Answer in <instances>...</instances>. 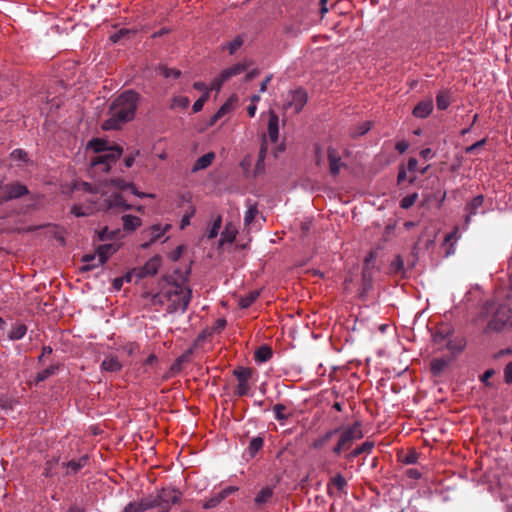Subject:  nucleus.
<instances>
[{
	"label": "nucleus",
	"instance_id": "f257e3e1",
	"mask_svg": "<svg viewBox=\"0 0 512 512\" xmlns=\"http://www.w3.org/2000/svg\"><path fill=\"white\" fill-rule=\"evenodd\" d=\"M140 101V94L126 90L110 104L108 118L102 123L103 130H117L134 119Z\"/></svg>",
	"mask_w": 512,
	"mask_h": 512
},
{
	"label": "nucleus",
	"instance_id": "f03ea898",
	"mask_svg": "<svg viewBox=\"0 0 512 512\" xmlns=\"http://www.w3.org/2000/svg\"><path fill=\"white\" fill-rule=\"evenodd\" d=\"M97 155L91 159V168L102 172H108L113 163H115L123 153L119 145H111L109 141L95 138L88 143Z\"/></svg>",
	"mask_w": 512,
	"mask_h": 512
},
{
	"label": "nucleus",
	"instance_id": "7ed1b4c3",
	"mask_svg": "<svg viewBox=\"0 0 512 512\" xmlns=\"http://www.w3.org/2000/svg\"><path fill=\"white\" fill-rule=\"evenodd\" d=\"M90 203L93 206H89L86 208L77 204L73 205L71 208V213L76 217H84L91 215L94 210L121 213L126 210L132 209V206L128 204L127 201L123 198V196L118 192H114L111 195H108L99 201L90 200Z\"/></svg>",
	"mask_w": 512,
	"mask_h": 512
},
{
	"label": "nucleus",
	"instance_id": "20e7f679",
	"mask_svg": "<svg viewBox=\"0 0 512 512\" xmlns=\"http://www.w3.org/2000/svg\"><path fill=\"white\" fill-rule=\"evenodd\" d=\"M192 298V290L190 288H182L179 284L173 285L167 291L156 294L153 297L154 303H163L164 299L169 302L167 307V311L169 313H174L177 311H181L184 313Z\"/></svg>",
	"mask_w": 512,
	"mask_h": 512
},
{
	"label": "nucleus",
	"instance_id": "39448f33",
	"mask_svg": "<svg viewBox=\"0 0 512 512\" xmlns=\"http://www.w3.org/2000/svg\"><path fill=\"white\" fill-rule=\"evenodd\" d=\"M350 152L342 146H329L327 148L328 171L333 178H337L343 170L348 169L347 159Z\"/></svg>",
	"mask_w": 512,
	"mask_h": 512
},
{
	"label": "nucleus",
	"instance_id": "423d86ee",
	"mask_svg": "<svg viewBox=\"0 0 512 512\" xmlns=\"http://www.w3.org/2000/svg\"><path fill=\"white\" fill-rule=\"evenodd\" d=\"M510 327H512V309L508 305L503 304L499 305L493 312L485 330L487 332H501Z\"/></svg>",
	"mask_w": 512,
	"mask_h": 512
},
{
	"label": "nucleus",
	"instance_id": "0eeeda50",
	"mask_svg": "<svg viewBox=\"0 0 512 512\" xmlns=\"http://www.w3.org/2000/svg\"><path fill=\"white\" fill-rule=\"evenodd\" d=\"M362 437L361 423L355 422L352 426L344 429L340 433L337 445L333 448V452L339 455L343 450L349 449L356 440Z\"/></svg>",
	"mask_w": 512,
	"mask_h": 512
},
{
	"label": "nucleus",
	"instance_id": "6e6552de",
	"mask_svg": "<svg viewBox=\"0 0 512 512\" xmlns=\"http://www.w3.org/2000/svg\"><path fill=\"white\" fill-rule=\"evenodd\" d=\"M0 190L3 191V194L0 195V204H3L10 200L21 198L29 194L27 186L21 184L18 181L5 184L4 181L1 180Z\"/></svg>",
	"mask_w": 512,
	"mask_h": 512
},
{
	"label": "nucleus",
	"instance_id": "1a4fd4ad",
	"mask_svg": "<svg viewBox=\"0 0 512 512\" xmlns=\"http://www.w3.org/2000/svg\"><path fill=\"white\" fill-rule=\"evenodd\" d=\"M159 508L169 512L171 505L179 504L182 493L179 489L174 487H163L157 490L156 493Z\"/></svg>",
	"mask_w": 512,
	"mask_h": 512
},
{
	"label": "nucleus",
	"instance_id": "9d476101",
	"mask_svg": "<svg viewBox=\"0 0 512 512\" xmlns=\"http://www.w3.org/2000/svg\"><path fill=\"white\" fill-rule=\"evenodd\" d=\"M162 263V259L160 256L156 255L150 258L144 266L139 268H134L130 273H128L125 278L128 282L131 281L132 275H135L137 278H145L148 276H154Z\"/></svg>",
	"mask_w": 512,
	"mask_h": 512
},
{
	"label": "nucleus",
	"instance_id": "9b49d317",
	"mask_svg": "<svg viewBox=\"0 0 512 512\" xmlns=\"http://www.w3.org/2000/svg\"><path fill=\"white\" fill-rule=\"evenodd\" d=\"M233 375L238 380V385L234 390V394L241 397L247 395L250 385L249 380L252 376V370L245 367H237L233 370Z\"/></svg>",
	"mask_w": 512,
	"mask_h": 512
},
{
	"label": "nucleus",
	"instance_id": "f8f14e48",
	"mask_svg": "<svg viewBox=\"0 0 512 512\" xmlns=\"http://www.w3.org/2000/svg\"><path fill=\"white\" fill-rule=\"evenodd\" d=\"M171 229L170 224H155L147 229L142 231V236L144 238H148L149 241L143 243L141 247L143 249H147L151 246V244L155 243L156 241L160 240L161 237Z\"/></svg>",
	"mask_w": 512,
	"mask_h": 512
},
{
	"label": "nucleus",
	"instance_id": "ddd939ff",
	"mask_svg": "<svg viewBox=\"0 0 512 512\" xmlns=\"http://www.w3.org/2000/svg\"><path fill=\"white\" fill-rule=\"evenodd\" d=\"M117 249H118L117 245L113 244V243L100 245L97 248V253H98L97 263L88 264L87 266H83L81 268V270L82 271H91L94 268H97V267L103 265L108 260V258L117 251Z\"/></svg>",
	"mask_w": 512,
	"mask_h": 512
},
{
	"label": "nucleus",
	"instance_id": "4468645a",
	"mask_svg": "<svg viewBox=\"0 0 512 512\" xmlns=\"http://www.w3.org/2000/svg\"><path fill=\"white\" fill-rule=\"evenodd\" d=\"M307 102V94L304 90L298 89L288 95L285 109H293L295 114L299 113Z\"/></svg>",
	"mask_w": 512,
	"mask_h": 512
},
{
	"label": "nucleus",
	"instance_id": "2eb2a0df",
	"mask_svg": "<svg viewBox=\"0 0 512 512\" xmlns=\"http://www.w3.org/2000/svg\"><path fill=\"white\" fill-rule=\"evenodd\" d=\"M346 487V479L338 473L331 477L327 483V493L332 497H340L344 493Z\"/></svg>",
	"mask_w": 512,
	"mask_h": 512
},
{
	"label": "nucleus",
	"instance_id": "dca6fc26",
	"mask_svg": "<svg viewBox=\"0 0 512 512\" xmlns=\"http://www.w3.org/2000/svg\"><path fill=\"white\" fill-rule=\"evenodd\" d=\"M110 184L112 186H114L115 188H117L118 190H120V191L130 190V192L133 195H135V196H137L139 198H145V197L153 198L154 197L153 194L139 192L133 183L127 182V181H125L124 179H121V178L111 179L110 180Z\"/></svg>",
	"mask_w": 512,
	"mask_h": 512
},
{
	"label": "nucleus",
	"instance_id": "f3484780",
	"mask_svg": "<svg viewBox=\"0 0 512 512\" xmlns=\"http://www.w3.org/2000/svg\"><path fill=\"white\" fill-rule=\"evenodd\" d=\"M236 491V488L233 486L226 487L219 491L218 493H215L213 496H211L209 499H207L203 503L204 509H212L219 505L225 498H227L230 494Z\"/></svg>",
	"mask_w": 512,
	"mask_h": 512
},
{
	"label": "nucleus",
	"instance_id": "a211bd4d",
	"mask_svg": "<svg viewBox=\"0 0 512 512\" xmlns=\"http://www.w3.org/2000/svg\"><path fill=\"white\" fill-rule=\"evenodd\" d=\"M100 368L106 372L116 373L122 370L123 365L116 355L108 354L104 357Z\"/></svg>",
	"mask_w": 512,
	"mask_h": 512
},
{
	"label": "nucleus",
	"instance_id": "6ab92c4d",
	"mask_svg": "<svg viewBox=\"0 0 512 512\" xmlns=\"http://www.w3.org/2000/svg\"><path fill=\"white\" fill-rule=\"evenodd\" d=\"M267 151H268V144L266 141V136L263 135L261 145H260L258 159H257L256 165H255V170H254L255 176L260 175V174L264 173V171H265V158L267 155Z\"/></svg>",
	"mask_w": 512,
	"mask_h": 512
},
{
	"label": "nucleus",
	"instance_id": "aec40b11",
	"mask_svg": "<svg viewBox=\"0 0 512 512\" xmlns=\"http://www.w3.org/2000/svg\"><path fill=\"white\" fill-rule=\"evenodd\" d=\"M268 136L271 142L275 143L278 140L279 135V117L278 115L270 111L269 112V120H268Z\"/></svg>",
	"mask_w": 512,
	"mask_h": 512
},
{
	"label": "nucleus",
	"instance_id": "412c9836",
	"mask_svg": "<svg viewBox=\"0 0 512 512\" xmlns=\"http://www.w3.org/2000/svg\"><path fill=\"white\" fill-rule=\"evenodd\" d=\"M433 110V102L432 100H424L419 102L413 109V115L417 118H426L428 117Z\"/></svg>",
	"mask_w": 512,
	"mask_h": 512
},
{
	"label": "nucleus",
	"instance_id": "4be33fe9",
	"mask_svg": "<svg viewBox=\"0 0 512 512\" xmlns=\"http://www.w3.org/2000/svg\"><path fill=\"white\" fill-rule=\"evenodd\" d=\"M248 64L246 63H237L224 69L222 74V80H229L231 77L236 76L244 72L248 68Z\"/></svg>",
	"mask_w": 512,
	"mask_h": 512
},
{
	"label": "nucleus",
	"instance_id": "5701e85b",
	"mask_svg": "<svg viewBox=\"0 0 512 512\" xmlns=\"http://www.w3.org/2000/svg\"><path fill=\"white\" fill-rule=\"evenodd\" d=\"M273 496V488L270 486H266L262 488L259 493L256 495L254 499L255 505L260 508L266 503H268Z\"/></svg>",
	"mask_w": 512,
	"mask_h": 512
},
{
	"label": "nucleus",
	"instance_id": "b1692460",
	"mask_svg": "<svg viewBox=\"0 0 512 512\" xmlns=\"http://www.w3.org/2000/svg\"><path fill=\"white\" fill-rule=\"evenodd\" d=\"M215 159V154L213 152H208L201 157H199L193 165L192 171L197 172L199 170L206 169L209 167L213 160Z\"/></svg>",
	"mask_w": 512,
	"mask_h": 512
},
{
	"label": "nucleus",
	"instance_id": "393cba45",
	"mask_svg": "<svg viewBox=\"0 0 512 512\" xmlns=\"http://www.w3.org/2000/svg\"><path fill=\"white\" fill-rule=\"evenodd\" d=\"M247 210L244 215V225L249 226L253 223L256 215L258 214L257 203H253L251 200L246 202Z\"/></svg>",
	"mask_w": 512,
	"mask_h": 512
},
{
	"label": "nucleus",
	"instance_id": "a878e982",
	"mask_svg": "<svg viewBox=\"0 0 512 512\" xmlns=\"http://www.w3.org/2000/svg\"><path fill=\"white\" fill-rule=\"evenodd\" d=\"M122 221H123V229L128 232L134 231L139 226H141V219L137 216L124 215L122 217Z\"/></svg>",
	"mask_w": 512,
	"mask_h": 512
},
{
	"label": "nucleus",
	"instance_id": "bb28decb",
	"mask_svg": "<svg viewBox=\"0 0 512 512\" xmlns=\"http://www.w3.org/2000/svg\"><path fill=\"white\" fill-rule=\"evenodd\" d=\"M272 349L267 345L260 346L254 354V359L258 363L267 362L272 357Z\"/></svg>",
	"mask_w": 512,
	"mask_h": 512
},
{
	"label": "nucleus",
	"instance_id": "cd10ccee",
	"mask_svg": "<svg viewBox=\"0 0 512 512\" xmlns=\"http://www.w3.org/2000/svg\"><path fill=\"white\" fill-rule=\"evenodd\" d=\"M141 512H144L149 509L159 508V503L157 501V496H150L146 498H142L139 502H136Z\"/></svg>",
	"mask_w": 512,
	"mask_h": 512
},
{
	"label": "nucleus",
	"instance_id": "c85d7f7f",
	"mask_svg": "<svg viewBox=\"0 0 512 512\" xmlns=\"http://www.w3.org/2000/svg\"><path fill=\"white\" fill-rule=\"evenodd\" d=\"M484 203V197L482 195H478L474 197L467 205L466 211L468 212L467 221L469 220L471 215H475L477 213L478 208H480Z\"/></svg>",
	"mask_w": 512,
	"mask_h": 512
},
{
	"label": "nucleus",
	"instance_id": "c756f323",
	"mask_svg": "<svg viewBox=\"0 0 512 512\" xmlns=\"http://www.w3.org/2000/svg\"><path fill=\"white\" fill-rule=\"evenodd\" d=\"M237 97L232 95L216 112V118H222L225 114L234 109Z\"/></svg>",
	"mask_w": 512,
	"mask_h": 512
},
{
	"label": "nucleus",
	"instance_id": "7c9ffc66",
	"mask_svg": "<svg viewBox=\"0 0 512 512\" xmlns=\"http://www.w3.org/2000/svg\"><path fill=\"white\" fill-rule=\"evenodd\" d=\"M450 93L447 90L440 91L436 96V104L439 110H445L450 105Z\"/></svg>",
	"mask_w": 512,
	"mask_h": 512
},
{
	"label": "nucleus",
	"instance_id": "2f4dec72",
	"mask_svg": "<svg viewBox=\"0 0 512 512\" xmlns=\"http://www.w3.org/2000/svg\"><path fill=\"white\" fill-rule=\"evenodd\" d=\"M260 292L257 290L250 291L245 296L241 297L239 305L241 308H249L255 300L259 297Z\"/></svg>",
	"mask_w": 512,
	"mask_h": 512
},
{
	"label": "nucleus",
	"instance_id": "473e14b6",
	"mask_svg": "<svg viewBox=\"0 0 512 512\" xmlns=\"http://www.w3.org/2000/svg\"><path fill=\"white\" fill-rule=\"evenodd\" d=\"M88 458L85 456V457H81L79 460H71L69 461L68 463H64L63 465H65L67 468H68V473H77L82 467L85 466L86 462H87Z\"/></svg>",
	"mask_w": 512,
	"mask_h": 512
},
{
	"label": "nucleus",
	"instance_id": "72a5a7b5",
	"mask_svg": "<svg viewBox=\"0 0 512 512\" xmlns=\"http://www.w3.org/2000/svg\"><path fill=\"white\" fill-rule=\"evenodd\" d=\"M374 447V442L365 441L361 445L357 446L351 453L350 457L355 458L363 453H370Z\"/></svg>",
	"mask_w": 512,
	"mask_h": 512
},
{
	"label": "nucleus",
	"instance_id": "f704fd0d",
	"mask_svg": "<svg viewBox=\"0 0 512 512\" xmlns=\"http://www.w3.org/2000/svg\"><path fill=\"white\" fill-rule=\"evenodd\" d=\"M26 332L27 327L25 324H17L11 329L9 338L11 340H19L25 336Z\"/></svg>",
	"mask_w": 512,
	"mask_h": 512
},
{
	"label": "nucleus",
	"instance_id": "c9c22d12",
	"mask_svg": "<svg viewBox=\"0 0 512 512\" xmlns=\"http://www.w3.org/2000/svg\"><path fill=\"white\" fill-rule=\"evenodd\" d=\"M390 271L394 274L404 275V261L400 255H397L391 262Z\"/></svg>",
	"mask_w": 512,
	"mask_h": 512
},
{
	"label": "nucleus",
	"instance_id": "e433bc0d",
	"mask_svg": "<svg viewBox=\"0 0 512 512\" xmlns=\"http://www.w3.org/2000/svg\"><path fill=\"white\" fill-rule=\"evenodd\" d=\"M431 371L434 375H439L447 366V361L442 358L433 359L431 361Z\"/></svg>",
	"mask_w": 512,
	"mask_h": 512
},
{
	"label": "nucleus",
	"instance_id": "4c0bfd02",
	"mask_svg": "<svg viewBox=\"0 0 512 512\" xmlns=\"http://www.w3.org/2000/svg\"><path fill=\"white\" fill-rule=\"evenodd\" d=\"M58 369V366L57 365H51L47 368H45L44 370H42L41 372H39L36 376V382H42L46 379H48L50 376L54 375L56 373Z\"/></svg>",
	"mask_w": 512,
	"mask_h": 512
},
{
	"label": "nucleus",
	"instance_id": "58836bf2",
	"mask_svg": "<svg viewBox=\"0 0 512 512\" xmlns=\"http://www.w3.org/2000/svg\"><path fill=\"white\" fill-rule=\"evenodd\" d=\"M119 233H120V231L118 229L110 231L107 227H105L98 232V240L106 241V240H110V239H115Z\"/></svg>",
	"mask_w": 512,
	"mask_h": 512
},
{
	"label": "nucleus",
	"instance_id": "ea45409f",
	"mask_svg": "<svg viewBox=\"0 0 512 512\" xmlns=\"http://www.w3.org/2000/svg\"><path fill=\"white\" fill-rule=\"evenodd\" d=\"M263 438L254 437L249 444L248 451L251 456H255V454L263 447Z\"/></svg>",
	"mask_w": 512,
	"mask_h": 512
},
{
	"label": "nucleus",
	"instance_id": "a19ab883",
	"mask_svg": "<svg viewBox=\"0 0 512 512\" xmlns=\"http://www.w3.org/2000/svg\"><path fill=\"white\" fill-rule=\"evenodd\" d=\"M159 73L163 75L165 78H174L177 79L180 77L181 72L180 70L169 68L166 66H160L159 67Z\"/></svg>",
	"mask_w": 512,
	"mask_h": 512
},
{
	"label": "nucleus",
	"instance_id": "79ce46f5",
	"mask_svg": "<svg viewBox=\"0 0 512 512\" xmlns=\"http://www.w3.org/2000/svg\"><path fill=\"white\" fill-rule=\"evenodd\" d=\"M190 100L188 97L185 96H176L173 98L171 103V108H182L185 109L189 106Z\"/></svg>",
	"mask_w": 512,
	"mask_h": 512
},
{
	"label": "nucleus",
	"instance_id": "37998d69",
	"mask_svg": "<svg viewBox=\"0 0 512 512\" xmlns=\"http://www.w3.org/2000/svg\"><path fill=\"white\" fill-rule=\"evenodd\" d=\"M273 411L275 413V417L277 420H284L287 419L291 414L287 413V408L283 404H276L273 407Z\"/></svg>",
	"mask_w": 512,
	"mask_h": 512
},
{
	"label": "nucleus",
	"instance_id": "c03bdc74",
	"mask_svg": "<svg viewBox=\"0 0 512 512\" xmlns=\"http://www.w3.org/2000/svg\"><path fill=\"white\" fill-rule=\"evenodd\" d=\"M221 223H222V219H221V217H220V216H218V217L214 220V222H213L212 226L210 227V229H209V231H208V235H207V237H208L209 239H213V238H215V237L218 235L219 230H220V228H221Z\"/></svg>",
	"mask_w": 512,
	"mask_h": 512
},
{
	"label": "nucleus",
	"instance_id": "a18cd8bd",
	"mask_svg": "<svg viewBox=\"0 0 512 512\" xmlns=\"http://www.w3.org/2000/svg\"><path fill=\"white\" fill-rule=\"evenodd\" d=\"M418 198V195L416 193L410 194L402 198L400 201V207L403 209H408L411 206H413Z\"/></svg>",
	"mask_w": 512,
	"mask_h": 512
},
{
	"label": "nucleus",
	"instance_id": "49530a36",
	"mask_svg": "<svg viewBox=\"0 0 512 512\" xmlns=\"http://www.w3.org/2000/svg\"><path fill=\"white\" fill-rule=\"evenodd\" d=\"M208 98H209V91H206L205 93L202 94V96L199 99H197L194 102V104L192 106L193 112L197 113V112L201 111L205 102L208 100Z\"/></svg>",
	"mask_w": 512,
	"mask_h": 512
},
{
	"label": "nucleus",
	"instance_id": "de8ad7c7",
	"mask_svg": "<svg viewBox=\"0 0 512 512\" xmlns=\"http://www.w3.org/2000/svg\"><path fill=\"white\" fill-rule=\"evenodd\" d=\"M243 45V39L241 36H237L234 40H232L228 45L227 48L229 50V53L232 55L234 54L241 46Z\"/></svg>",
	"mask_w": 512,
	"mask_h": 512
},
{
	"label": "nucleus",
	"instance_id": "09e8293b",
	"mask_svg": "<svg viewBox=\"0 0 512 512\" xmlns=\"http://www.w3.org/2000/svg\"><path fill=\"white\" fill-rule=\"evenodd\" d=\"M236 234L234 231H230L228 228L221 234L220 242L223 243H232L235 240Z\"/></svg>",
	"mask_w": 512,
	"mask_h": 512
},
{
	"label": "nucleus",
	"instance_id": "8fccbe9b",
	"mask_svg": "<svg viewBox=\"0 0 512 512\" xmlns=\"http://www.w3.org/2000/svg\"><path fill=\"white\" fill-rule=\"evenodd\" d=\"M418 460V453L415 450H410L402 459L404 464H415Z\"/></svg>",
	"mask_w": 512,
	"mask_h": 512
},
{
	"label": "nucleus",
	"instance_id": "3c124183",
	"mask_svg": "<svg viewBox=\"0 0 512 512\" xmlns=\"http://www.w3.org/2000/svg\"><path fill=\"white\" fill-rule=\"evenodd\" d=\"M10 156L13 160H21L24 162L27 160V153L22 149H15L11 152Z\"/></svg>",
	"mask_w": 512,
	"mask_h": 512
},
{
	"label": "nucleus",
	"instance_id": "603ef678",
	"mask_svg": "<svg viewBox=\"0 0 512 512\" xmlns=\"http://www.w3.org/2000/svg\"><path fill=\"white\" fill-rule=\"evenodd\" d=\"M486 142H487V139H486V138H483V139H481V140H479V141L475 142L474 144H472V145H470V146L466 147V148H465V152H466L467 154L473 153L475 150H477V149H479V148L483 147V146L486 144Z\"/></svg>",
	"mask_w": 512,
	"mask_h": 512
},
{
	"label": "nucleus",
	"instance_id": "864d4df0",
	"mask_svg": "<svg viewBox=\"0 0 512 512\" xmlns=\"http://www.w3.org/2000/svg\"><path fill=\"white\" fill-rule=\"evenodd\" d=\"M226 320L224 318H219L215 321L212 331L214 333H220L226 327Z\"/></svg>",
	"mask_w": 512,
	"mask_h": 512
},
{
	"label": "nucleus",
	"instance_id": "5fc2aeb1",
	"mask_svg": "<svg viewBox=\"0 0 512 512\" xmlns=\"http://www.w3.org/2000/svg\"><path fill=\"white\" fill-rule=\"evenodd\" d=\"M138 155H139V150L132 151L131 153L126 155V157L124 159L125 166L127 168H130L134 164L135 157Z\"/></svg>",
	"mask_w": 512,
	"mask_h": 512
},
{
	"label": "nucleus",
	"instance_id": "6e6d98bb",
	"mask_svg": "<svg viewBox=\"0 0 512 512\" xmlns=\"http://www.w3.org/2000/svg\"><path fill=\"white\" fill-rule=\"evenodd\" d=\"M504 380L506 383H512V361L509 362L504 368Z\"/></svg>",
	"mask_w": 512,
	"mask_h": 512
},
{
	"label": "nucleus",
	"instance_id": "4d7b16f0",
	"mask_svg": "<svg viewBox=\"0 0 512 512\" xmlns=\"http://www.w3.org/2000/svg\"><path fill=\"white\" fill-rule=\"evenodd\" d=\"M371 129V123L369 121H366L364 123H362L359 127H358V130L354 133L355 136H361V135H364L365 133H367L369 130Z\"/></svg>",
	"mask_w": 512,
	"mask_h": 512
},
{
	"label": "nucleus",
	"instance_id": "13d9d810",
	"mask_svg": "<svg viewBox=\"0 0 512 512\" xmlns=\"http://www.w3.org/2000/svg\"><path fill=\"white\" fill-rule=\"evenodd\" d=\"M98 254H85L82 256L81 261L85 263L84 266H87L88 264H95L97 263Z\"/></svg>",
	"mask_w": 512,
	"mask_h": 512
},
{
	"label": "nucleus",
	"instance_id": "bf43d9fd",
	"mask_svg": "<svg viewBox=\"0 0 512 512\" xmlns=\"http://www.w3.org/2000/svg\"><path fill=\"white\" fill-rule=\"evenodd\" d=\"M227 80H222V74H220L218 77L214 78L211 85H212V89H216V90H220L223 83L226 82Z\"/></svg>",
	"mask_w": 512,
	"mask_h": 512
},
{
	"label": "nucleus",
	"instance_id": "052dcab7",
	"mask_svg": "<svg viewBox=\"0 0 512 512\" xmlns=\"http://www.w3.org/2000/svg\"><path fill=\"white\" fill-rule=\"evenodd\" d=\"M194 212H195V210L192 209V211L190 213H186L185 215H183V217L181 219V228L182 229L190 224V219L194 215Z\"/></svg>",
	"mask_w": 512,
	"mask_h": 512
},
{
	"label": "nucleus",
	"instance_id": "680f3d73",
	"mask_svg": "<svg viewBox=\"0 0 512 512\" xmlns=\"http://www.w3.org/2000/svg\"><path fill=\"white\" fill-rule=\"evenodd\" d=\"M123 349L127 352L128 355H132L137 350H139V345L136 343H129L123 347Z\"/></svg>",
	"mask_w": 512,
	"mask_h": 512
},
{
	"label": "nucleus",
	"instance_id": "e2e57ef3",
	"mask_svg": "<svg viewBox=\"0 0 512 512\" xmlns=\"http://www.w3.org/2000/svg\"><path fill=\"white\" fill-rule=\"evenodd\" d=\"M409 147V143L405 140H402V141H399L396 143V150L399 152V153H404Z\"/></svg>",
	"mask_w": 512,
	"mask_h": 512
},
{
	"label": "nucleus",
	"instance_id": "0e129e2a",
	"mask_svg": "<svg viewBox=\"0 0 512 512\" xmlns=\"http://www.w3.org/2000/svg\"><path fill=\"white\" fill-rule=\"evenodd\" d=\"M343 403H344V398L340 397V399H339L338 395H336V400L333 402L332 408L336 409L337 411H341Z\"/></svg>",
	"mask_w": 512,
	"mask_h": 512
},
{
	"label": "nucleus",
	"instance_id": "69168bd1",
	"mask_svg": "<svg viewBox=\"0 0 512 512\" xmlns=\"http://www.w3.org/2000/svg\"><path fill=\"white\" fill-rule=\"evenodd\" d=\"M417 165H418V161L416 158H410L408 160V164H407V169L410 171V172H414L416 171L417 169Z\"/></svg>",
	"mask_w": 512,
	"mask_h": 512
},
{
	"label": "nucleus",
	"instance_id": "338daca9",
	"mask_svg": "<svg viewBox=\"0 0 512 512\" xmlns=\"http://www.w3.org/2000/svg\"><path fill=\"white\" fill-rule=\"evenodd\" d=\"M52 351L53 350L50 346H44L42 348L41 355L38 357V362H41L45 356L50 355L52 353Z\"/></svg>",
	"mask_w": 512,
	"mask_h": 512
},
{
	"label": "nucleus",
	"instance_id": "774afa93",
	"mask_svg": "<svg viewBox=\"0 0 512 512\" xmlns=\"http://www.w3.org/2000/svg\"><path fill=\"white\" fill-rule=\"evenodd\" d=\"M272 79V75H268L266 76V78L261 82L260 84V92H265L267 90V85L268 83L271 81Z\"/></svg>",
	"mask_w": 512,
	"mask_h": 512
}]
</instances>
